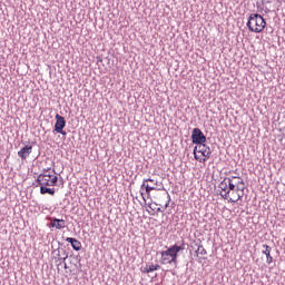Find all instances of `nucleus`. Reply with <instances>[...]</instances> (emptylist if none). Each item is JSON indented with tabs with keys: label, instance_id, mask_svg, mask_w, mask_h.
<instances>
[{
	"label": "nucleus",
	"instance_id": "34",
	"mask_svg": "<svg viewBox=\"0 0 285 285\" xmlns=\"http://www.w3.org/2000/svg\"><path fill=\"white\" fill-rule=\"evenodd\" d=\"M48 170H50V169H45V173H48Z\"/></svg>",
	"mask_w": 285,
	"mask_h": 285
},
{
	"label": "nucleus",
	"instance_id": "1",
	"mask_svg": "<svg viewBox=\"0 0 285 285\" xmlns=\"http://www.w3.org/2000/svg\"><path fill=\"white\" fill-rule=\"evenodd\" d=\"M181 250H186V243L183 242L180 245H171L167 250H161L159 254L160 257V264H174L175 267H177V258L179 257V253Z\"/></svg>",
	"mask_w": 285,
	"mask_h": 285
},
{
	"label": "nucleus",
	"instance_id": "19",
	"mask_svg": "<svg viewBox=\"0 0 285 285\" xmlns=\"http://www.w3.org/2000/svg\"><path fill=\"white\" fill-rule=\"evenodd\" d=\"M62 253V257H60L59 259L62 262H66V259L68 258V252H66V249H61Z\"/></svg>",
	"mask_w": 285,
	"mask_h": 285
},
{
	"label": "nucleus",
	"instance_id": "31",
	"mask_svg": "<svg viewBox=\"0 0 285 285\" xmlns=\"http://www.w3.org/2000/svg\"><path fill=\"white\" fill-rule=\"evenodd\" d=\"M101 58L100 57H97V63L101 62Z\"/></svg>",
	"mask_w": 285,
	"mask_h": 285
},
{
	"label": "nucleus",
	"instance_id": "2",
	"mask_svg": "<svg viewBox=\"0 0 285 285\" xmlns=\"http://www.w3.org/2000/svg\"><path fill=\"white\" fill-rule=\"evenodd\" d=\"M247 28L249 32H264V28H266V20L259 13H252L248 17Z\"/></svg>",
	"mask_w": 285,
	"mask_h": 285
},
{
	"label": "nucleus",
	"instance_id": "13",
	"mask_svg": "<svg viewBox=\"0 0 285 285\" xmlns=\"http://www.w3.org/2000/svg\"><path fill=\"white\" fill-rule=\"evenodd\" d=\"M56 222V229L57 230H61L63 228H66V220L65 219H59V218H55Z\"/></svg>",
	"mask_w": 285,
	"mask_h": 285
},
{
	"label": "nucleus",
	"instance_id": "27",
	"mask_svg": "<svg viewBox=\"0 0 285 285\" xmlns=\"http://www.w3.org/2000/svg\"><path fill=\"white\" fill-rule=\"evenodd\" d=\"M164 210H166V209H164V207H163V208H161V207H158V208L156 209L157 213H164Z\"/></svg>",
	"mask_w": 285,
	"mask_h": 285
},
{
	"label": "nucleus",
	"instance_id": "26",
	"mask_svg": "<svg viewBox=\"0 0 285 285\" xmlns=\"http://www.w3.org/2000/svg\"><path fill=\"white\" fill-rule=\"evenodd\" d=\"M227 179H232V181H235L234 179H239V176L227 177Z\"/></svg>",
	"mask_w": 285,
	"mask_h": 285
},
{
	"label": "nucleus",
	"instance_id": "29",
	"mask_svg": "<svg viewBox=\"0 0 285 285\" xmlns=\"http://www.w3.org/2000/svg\"><path fill=\"white\" fill-rule=\"evenodd\" d=\"M146 183H147V181H145V180L142 181V184H141V186H140L141 189L145 188V190H146Z\"/></svg>",
	"mask_w": 285,
	"mask_h": 285
},
{
	"label": "nucleus",
	"instance_id": "12",
	"mask_svg": "<svg viewBox=\"0 0 285 285\" xmlns=\"http://www.w3.org/2000/svg\"><path fill=\"white\" fill-rule=\"evenodd\" d=\"M195 246H197V249H196L197 257H199V255H208V252L206 250V248H204V245L196 243Z\"/></svg>",
	"mask_w": 285,
	"mask_h": 285
},
{
	"label": "nucleus",
	"instance_id": "20",
	"mask_svg": "<svg viewBox=\"0 0 285 285\" xmlns=\"http://www.w3.org/2000/svg\"><path fill=\"white\" fill-rule=\"evenodd\" d=\"M52 253H53V255H56V257H58V259L61 258V249L60 248L55 249Z\"/></svg>",
	"mask_w": 285,
	"mask_h": 285
},
{
	"label": "nucleus",
	"instance_id": "17",
	"mask_svg": "<svg viewBox=\"0 0 285 285\" xmlns=\"http://www.w3.org/2000/svg\"><path fill=\"white\" fill-rule=\"evenodd\" d=\"M43 177H46V174H40V175H38V177H37V184H38V186H40V188H41V186H42V179H43Z\"/></svg>",
	"mask_w": 285,
	"mask_h": 285
},
{
	"label": "nucleus",
	"instance_id": "22",
	"mask_svg": "<svg viewBox=\"0 0 285 285\" xmlns=\"http://www.w3.org/2000/svg\"><path fill=\"white\" fill-rule=\"evenodd\" d=\"M49 228H55L57 226V222H55V218L51 219V222L49 223Z\"/></svg>",
	"mask_w": 285,
	"mask_h": 285
},
{
	"label": "nucleus",
	"instance_id": "25",
	"mask_svg": "<svg viewBox=\"0 0 285 285\" xmlns=\"http://www.w3.org/2000/svg\"><path fill=\"white\" fill-rule=\"evenodd\" d=\"M57 181H59V177L53 176V177L51 178V183H53V185L56 186V185H57Z\"/></svg>",
	"mask_w": 285,
	"mask_h": 285
},
{
	"label": "nucleus",
	"instance_id": "28",
	"mask_svg": "<svg viewBox=\"0 0 285 285\" xmlns=\"http://www.w3.org/2000/svg\"><path fill=\"white\" fill-rule=\"evenodd\" d=\"M47 186H55V183L51 179H49V183H47Z\"/></svg>",
	"mask_w": 285,
	"mask_h": 285
},
{
	"label": "nucleus",
	"instance_id": "23",
	"mask_svg": "<svg viewBox=\"0 0 285 285\" xmlns=\"http://www.w3.org/2000/svg\"><path fill=\"white\" fill-rule=\"evenodd\" d=\"M50 178L42 177V186H48Z\"/></svg>",
	"mask_w": 285,
	"mask_h": 285
},
{
	"label": "nucleus",
	"instance_id": "16",
	"mask_svg": "<svg viewBox=\"0 0 285 285\" xmlns=\"http://www.w3.org/2000/svg\"><path fill=\"white\" fill-rule=\"evenodd\" d=\"M234 190L236 193H244V190H246V186H244V185H236Z\"/></svg>",
	"mask_w": 285,
	"mask_h": 285
},
{
	"label": "nucleus",
	"instance_id": "14",
	"mask_svg": "<svg viewBox=\"0 0 285 285\" xmlns=\"http://www.w3.org/2000/svg\"><path fill=\"white\" fill-rule=\"evenodd\" d=\"M242 197H244V191H237V198L233 199L232 197H229V199H227L229 202V204H236V202H239V199H242Z\"/></svg>",
	"mask_w": 285,
	"mask_h": 285
},
{
	"label": "nucleus",
	"instance_id": "5",
	"mask_svg": "<svg viewBox=\"0 0 285 285\" xmlns=\"http://www.w3.org/2000/svg\"><path fill=\"white\" fill-rule=\"evenodd\" d=\"M66 128V118L59 114L56 115V124L55 131L59 135H63L66 137L67 132L63 130Z\"/></svg>",
	"mask_w": 285,
	"mask_h": 285
},
{
	"label": "nucleus",
	"instance_id": "11",
	"mask_svg": "<svg viewBox=\"0 0 285 285\" xmlns=\"http://www.w3.org/2000/svg\"><path fill=\"white\" fill-rule=\"evenodd\" d=\"M55 188H49V187H46V186H41L40 187V195H55Z\"/></svg>",
	"mask_w": 285,
	"mask_h": 285
},
{
	"label": "nucleus",
	"instance_id": "32",
	"mask_svg": "<svg viewBox=\"0 0 285 285\" xmlns=\"http://www.w3.org/2000/svg\"><path fill=\"white\" fill-rule=\"evenodd\" d=\"M140 195H141L142 199H144V202H146V196H144V193H140Z\"/></svg>",
	"mask_w": 285,
	"mask_h": 285
},
{
	"label": "nucleus",
	"instance_id": "3",
	"mask_svg": "<svg viewBox=\"0 0 285 285\" xmlns=\"http://www.w3.org/2000/svg\"><path fill=\"white\" fill-rule=\"evenodd\" d=\"M235 181H233V178H224L219 185L218 188H220V197H223V199H230V191H235Z\"/></svg>",
	"mask_w": 285,
	"mask_h": 285
},
{
	"label": "nucleus",
	"instance_id": "6",
	"mask_svg": "<svg viewBox=\"0 0 285 285\" xmlns=\"http://www.w3.org/2000/svg\"><path fill=\"white\" fill-rule=\"evenodd\" d=\"M191 141L193 144H206V135L199 128H194L191 131Z\"/></svg>",
	"mask_w": 285,
	"mask_h": 285
},
{
	"label": "nucleus",
	"instance_id": "18",
	"mask_svg": "<svg viewBox=\"0 0 285 285\" xmlns=\"http://www.w3.org/2000/svg\"><path fill=\"white\" fill-rule=\"evenodd\" d=\"M234 186H246V183H244L243 178H238L237 181H234Z\"/></svg>",
	"mask_w": 285,
	"mask_h": 285
},
{
	"label": "nucleus",
	"instance_id": "9",
	"mask_svg": "<svg viewBox=\"0 0 285 285\" xmlns=\"http://www.w3.org/2000/svg\"><path fill=\"white\" fill-rule=\"evenodd\" d=\"M263 255H266V263L273 264V256H271V250H273V247L268 245H263Z\"/></svg>",
	"mask_w": 285,
	"mask_h": 285
},
{
	"label": "nucleus",
	"instance_id": "24",
	"mask_svg": "<svg viewBox=\"0 0 285 285\" xmlns=\"http://www.w3.org/2000/svg\"><path fill=\"white\" fill-rule=\"evenodd\" d=\"M145 181H150L151 184H154L155 186H157L158 181L153 179V178H146Z\"/></svg>",
	"mask_w": 285,
	"mask_h": 285
},
{
	"label": "nucleus",
	"instance_id": "30",
	"mask_svg": "<svg viewBox=\"0 0 285 285\" xmlns=\"http://www.w3.org/2000/svg\"><path fill=\"white\" fill-rule=\"evenodd\" d=\"M45 176H46V178H48V179H52V175H50V174H45Z\"/></svg>",
	"mask_w": 285,
	"mask_h": 285
},
{
	"label": "nucleus",
	"instance_id": "8",
	"mask_svg": "<svg viewBox=\"0 0 285 285\" xmlns=\"http://www.w3.org/2000/svg\"><path fill=\"white\" fill-rule=\"evenodd\" d=\"M66 242L71 245V248H73V250H81V243L79 242V239L67 237Z\"/></svg>",
	"mask_w": 285,
	"mask_h": 285
},
{
	"label": "nucleus",
	"instance_id": "4",
	"mask_svg": "<svg viewBox=\"0 0 285 285\" xmlns=\"http://www.w3.org/2000/svg\"><path fill=\"white\" fill-rule=\"evenodd\" d=\"M197 153H200V155H203V157H206V159H210V155H213L210 147L206 145V142L198 144L194 148V157L195 159L199 160Z\"/></svg>",
	"mask_w": 285,
	"mask_h": 285
},
{
	"label": "nucleus",
	"instance_id": "7",
	"mask_svg": "<svg viewBox=\"0 0 285 285\" xmlns=\"http://www.w3.org/2000/svg\"><path fill=\"white\" fill-rule=\"evenodd\" d=\"M32 154V146L31 145H26L18 151V157L22 159V161H26Z\"/></svg>",
	"mask_w": 285,
	"mask_h": 285
},
{
	"label": "nucleus",
	"instance_id": "21",
	"mask_svg": "<svg viewBox=\"0 0 285 285\" xmlns=\"http://www.w3.org/2000/svg\"><path fill=\"white\" fill-rule=\"evenodd\" d=\"M167 198H168V200L166 202L165 206L163 207L164 210H166L168 208V206H170V194H167Z\"/></svg>",
	"mask_w": 285,
	"mask_h": 285
},
{
	"label": "nucleus",
	"instance_id": "15",
	"mask_svg": "<svg viewBox=\"0 0 285 285\" xmlns=\"http://www.w3.org/2000/svg\"><path fill=\"white\" fill-rule=\"evenodd\" d=\"M151 190H161V188H157L155 186L146 185V193H147V195H150Z\"/></svg>",
	"mask_w": 285,
	"mask_h": 285
},
{
	"label": "nucleus",
	"instance_id": "10",
	"mask_svg": "<svg viewBox=\"0 0 285 285\" xmlns=\"http://www.w3.org/2000/svg\"><path fill=\"white\" fill-rule=\"evenodd\" d=\"M159 268H161V266L159 264H151V265H146L142 269V273H153L155 271H159Z\"/></svg>",
	"mask_w": 285,
	"mask_h": 285
},
{
	"label": "nucleus",
	"instance_id": "33",
	"mask_svg": "<svg viewBox=\"0 0 285 285\" xmlns=\"http://www.w3.org/2000/svg\"><path fill=\"white\" fill-rule=\"evenodd\" d=\"M63 267H65V268H68V264L63 263Z\"/></svg>",
	"mask_w": 285,
	"mask_h": 285
}]
</instances>
